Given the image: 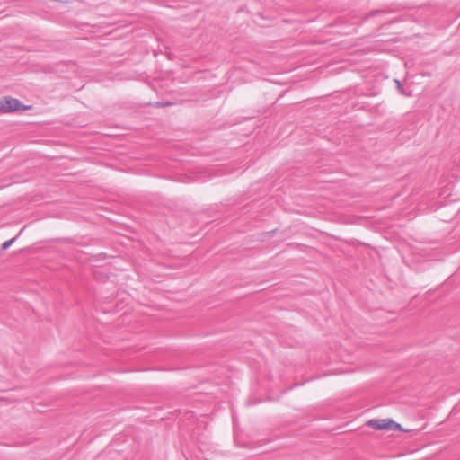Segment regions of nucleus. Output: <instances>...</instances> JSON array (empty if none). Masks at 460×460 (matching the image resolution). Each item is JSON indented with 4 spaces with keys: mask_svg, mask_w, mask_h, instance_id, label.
<instances>
[{
    "mask_svg": "<svg viewBox=\"0 0 460 460\" xmlns=\"http://www.w3.org/2000/svg\"><path fill=\"white\" fill-rule=\"evenodd\" d=\"M368 426L376 430H401L402 427L399 423L388 419L370 420L367 422Z\"/></svg>",
    "mask_w": 460,
    "mask_h": 460,
    "instance_id": "1",
    "label": "nucleus"
},
{
    "mask_svg": "<svg viewBox=\"0 0 460 460\" xmlns=\"http://www.w3.org/2000/svg\"><path fill=\"white\" fill-rule=\"evenodd\" d=\"M26 109L25 106L17 99L12 97H4L0 99V112H12Z\"/></svg>",
    "mask_w": 460,
    "mask_h": 460,
    "instance_id": "2",
    "label": "nucleus"
},
{
    "mask_svg": "<svg viewBox=\"0 0 460 460\" xmlns=\"http://www.w3.org/2000/svg\"><path fill=\"white\" fill-rule=\"evenodd\" d=\"M16 240V237H13L8 241H5L3 244H2V249L3 250H6L8 249L13 243L14 241Z\"/></svg>",
    "mask_w": 460,
    "mask_h": 460,
    "instance_id": "3",
    "label": "nucleus"
},
{
    "mask_svg": "<svg viewBox=\"0 0 460 460\" xmlns=\"http://www.w3.org/2000/svg\"><path fill=\"white\" fill-rule=\"evenodd\" d=\"M395 83H396L398 90H400L401 93L404 94V93L402 92V85L401 82L399 80H395Z\"/></svg>",
    "mask_w": 460,
    "mask_h": 460,
    "instance_id": "4",
    "label": "nucleus"
},
{
    "mask_svg": "<svg viewBox=\"0 0 460 460\" xmlns=\"http://www.w3.org/2000/svg\"><path fill=\"white\" fill-rule=\"evenodd\" d=\"M156 105H157L158 107H163V106H164V103H162V102H157V103H156Z\"/></svg>",
    "mask_w": 460,
    "mask_h": 460,
    "instance_id": "5",
    "label": "nucleus"
}]
</instances>
